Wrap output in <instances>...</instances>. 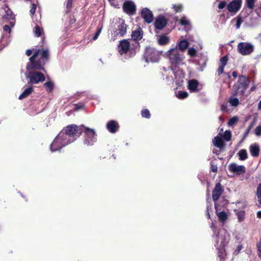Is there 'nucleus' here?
<instances>
[{
    "mask_svg": "<svg viewBox=\"0 0 261 261\" xmlns=\"http://www.w3.org/2000/svg\"><path fill=\"white\" fill-rule=\"evenodd\" d=\"M49 56L48 49L35 50L26 66L25 75L28 84H37L45 81V77L40 71H45L44 66L48 62Z\"/></svg>",
    "mask_w": 261,
    "mask_h": 261,
    "instance_id": "1",
    "label": "nucleus"
},
{
    "mask_svg": "<svg viewBox=\"0 0 261 261\" xmlns=\"http://www.w3.org/2000/svg\"><path fill=\"white\" fill-rule=\"evenodd\" d=\"M83 125L70 124L64 128L50 145L51 152L60 151L79 138L83 132Z\"/></svg>",
    "mask_w": 261,
    "mask_h": 261,
    "instance_id": "2",
    "label": "nucleus"
},
{
    "mask_svg": "<svg viewBox=\"0 0 261 261\" xmlns=\"http://www.w3.org/2000/svg\"><path fill=\"white\" fill-rule=\"evenodd\" d=\"M167 56L171 64V69L174 73V68L185 64V56L176 47L171 48L167 53Z\"/></svg>",
    "mask_w": 261,
    "mask_h": 261,
    "instance_id": "3",
    "label": "nucleus"
},
{
    "mask_svg": "<svg viewBox=\"0 0 261 261\" xmlns=\"http://www.w3.org/2000/svg\"><path fill=\"white\" fill-rule=\"evenodd\" d=\"M83 143L87 146H93L97 141V134L94 129L83 125Z\"/></svg>",
    "mask_w": 261,
    "mask_h": 261,
    "instance_id": "4",
    "label": "nucleus"
},
{
    "mask_svg": "<svg viewBox=\"0 0 261 261\" xmlns=\"http://www.w3.org/2000/svg\"><path fill=\"white\" fill-rule=\"evenodd\" d=\"M162 53L153 47H148L145 49L144 58L146 62H157L160 59Z\"/></svg>",
    "mask_w": 261,
    "mask_h": 261,
    "instance_id": "5",
    "label": "nucleus"
},
{
    "mask_svg": "<svg viewBox=\"0 0 261 261\" xmlns=\"http://www.w3.org/2000/svg\"><path fill=\"white\" fill-rule=\"evenodd\" d=\"M0 13L3 15L2 19L4 22L9 23L12 27H14L15 23V15L7 6L0 10Z\"/></svg>",
    "mask_w": 261,
    "mask_h": 261,
    "instance_id": "6",
    "label": "nucleus"
},
{
    "mask_svg": "<svg viewBox=\"0 0 261 261\" xmlns=\"http://www.w3.org/2000/svg\"><path fill=\"white\" fill-rule=\"evenodd\" d=\"M254 49V45L250 42H241L237 45L238 51L243 56L250 55Z\"/></svg>",
    "mask_w": 261,
    "mask_h": 261,
    "instance_id": "7",
    "label": "nucleus"
},
{
    "mask_svg": "<svg viewBox=\"0 0 261 261\" xmlns=\"http://www.w3.org/2000/svg\"><path fill=\"white\" fill-rule=\"evenodd\" d=\"M127 31V25L125 23L124 21L121 20L119 24L117 25V29L114 32L113 35H114L112 37L113 40H115L117 39V37H123L126 34Z\"/></svg>",
    "mask_w": 261,
    "mask_h": 261,
    "instance_id": "8",
    "label": "nucleus"
},
{
    "mask_svg": "<svg viewBox=\"0 0 261 261\" xmlns=\"http://www.w3.org/2000/svg\"><path fill=\"white\" fill-rule=\"evenodd\" d=\"M130 43L128 40L123 39L118 45V51L121 56H126L130 49Z\"/></svg>",
    "mask_w": 261,
    "mask_h": 261,
    "instance_id": "9",
    "label": "nucleus"
},
{
    "mask_svg": "<svg viewBox=\"0 0 261 261\" xmlns=\"http://www.w3.org/2000/svg\"><path fill=\"white\" fill-rule=\"evenodd\" d=\"M228 169L229 171L236 175H241L246 172V168L244 165H239L234 163L229 164Z\"/></svg>",
    "mask_w": 261,
    "mask_h": 261,
    "instance_id": "10",
    "label": "nucleus"
},
{
    "mask_svg": "<svg viewBox=\"0 0 261 261\" xmlns=\"http://www.w3.org/2000/svg\"><path fill=\"white\" fill-rule=\"evenodd\" d=\"M242 0H233L227 6L228 11L231 13H236L241 8Z\"/></svg>",
    "mask_w": 261,
    "mask_h": 261,
    "instance_id": "11",
    "label": "nucleus"
},
{
    "mask_svg": "<svg viewBox=\"0 0 261 261\" xmlns=\"http://www.w3.org/2000/svg\"><path fill=\"white\" fill-rule=\"evenodd\" d=\"M123 9L125 13L128 15H133L136 11V7L132 1L125 2L123 5Z\"/></svg>",
    "mask_w": 261,
    "mask_h": 261,
    "instance_id": "12",
    "label": "nucleus"
},
{
    "mask_svg": "<svg viewBox=\"0 0 261 261\" xmlns=\"http://www.w3.org/2000/svg\"><path fill=\"white\" fill-rule=\"evenodd\" d=\"M141 16L147 23L152 22L153 20L152 12L147 8H144L142 9Z\"/></svg>",
    "mask_w": 261,
    "mask_h": 261,
    "instance_id": "13",
    "label": "nucleus"
},
{
    "mask_svg": "<svg viewBox=\"0 0 261 261\" xmlns=\"http://www.w3.org/2000/svg\"><path fill=\"white\" fill-rule=\"evenodd\" d=\"M167 20L163 16H159L156 19L154 25L156 29L158 30H162L167 24Z\"/></svg>",
    "mask_w": 261,
    "mask_h": 261,
    "instance_id": "14",
    "label": "nucleus"
},
{
    "mask_svg": "<svg viewBox=\"0 0 261 261\" xmlns=\"http://www.w3.org/2000/svg\"><path fill=\"white\" fill-rule=\"evenodd\" d=\"M188 88L191 92H195L198 91V82L196 80H191L188 82Z\"/></svg>",
    "mask_w": 261,
    "mask_h": 261,
    "instance_id": "15",
    "label": "nucleus"
},
{
    "mask_svg": "<svg viewBox=\"0 0 261 261\" xmlns=\"http://www.w3.org/2000/svg\"><path fill=\"white\" fill-rule=\"evenodd\" d=\"M189 45V42L186 39H182L178 41L176 43V47L178 49L181 51H184L188 48Z\"/></svg>",
    "mask_w": 261,
    "mask_h": 261,
    "instance_id": "16",
    "label": "nucleus"
},
{
    "mask_svg": "<svg viewBox=\"0 0 261 261\" xmlns=\"http://www.w3.org/2000/svg\"><path fill=\"white\" fill-rule=\"evenodd\" d=\"M118 123L114 120H111L107 124V128L111 133H115L117 131Z\"/></svg>",
    "mask_w": 261,
    "mask_h": 261,
    "instance_id": "17",
    "label": "nucleus"
},
{
    "mask_svg": "<svg viewBox=\"0 0 261 261\" xmlns=\"http://www.w3.org/2000/svg\"><path fill=\"white\" fill-rule=\"evenodd\" d=\"M249 151L252 156L256 157L259 155V147L256 144H252L249 147Z\"/></svg>",
    "mask_w": 261,
    "mask_h": 261,
    "instance_id": "18",
    "label": "nucleus"
},
{
    "mask_svg": "<svg viewBox=\"0 0 261 261\" xmlns=\"http://www.w3.org/2000/svg\"><path fill=\"white\" fill-rule=\"evenodd\" d=\"M131 36L134 40H141L143 37V32L141 29L139 28L137 30L133 31Z\"/></svg>",
    "mask_w": 261,
    "mask_h": 261,
    "instance_id": "19",
    "label": "nucleus"
},
{
    "mask_svg": "<svg viewBox=\"0 0 261 261\" xmlns=\"http://www.w3.org/2000/svg\"><path fill=\"white\" fill-rule=\"evenodd\" d=\"M249 84V80L246 76L242 75L239 77L237 86L248 87Z\"/></svg>",
    "mask_w": 261,
    "mask_h": 261,
    "instance_id": "20",
    "label": "nucleus"
},
{
    "mask_svg": "<svg viewBox=\"0 0 261 261\" xmlns=\"http://www.w3.org/2000/svg\"><path fill=\"white\" fill-rule=\"evenodd\" d=\"M206 62L207 59L205 57H201L197 62V65L199 66L197 69L199 71H203L206 66Z\"/></svg>",
    "mask_w": 261,
    "mask_h": 261,
    "instance_id": "21",
    "label": "nucleus"
},
{
    "mask_svg": "<svg viewBox=\"0 0 261 261\" xmlns=\"http://www.w3.org/2000/svg\"><path fill=\"white\" fill-rule=\"evenodd\" d=\"M223 189L220 183L216 184L214 189L213 191L212 196H221L222 193Z\"/></svg>",
    "mask_w": 261,
    "mask_h": 261,
    "instance_id": "22",
    "label": "nucleus"
},
{
    "mask_svg": "<svg viewBox=\"0 0 261 261\" xmlns=\"http://www.w3.org/2000/svg\"><path fill=\"white\" fill-rule=\"evenodd\" d=\"M225 247H220L217 248L218 249V255L220 258V261H223L226 256V251Z\"/></svg>",
    "mask_w": 261,
    "mask_h": 261,
    "instance_id": "23",
    "label": "nucleus"
},
{
    "mask_svg": "<svg viewBox=\"0 0 261 261\" xmlns=\"http://www.w3.org/2000/svg\"><path fill=\"white\" fill-rule=\"evenodd\" d=\"M33 88L32 86H30L25 89L23 92L19 95V99H22L28 95H29L33 91Z\"/></svg>",
    "mask_w": 261,
    "mask_h": 261,
    "instance_id": "24",
    "label": "nucleus"
},
{
    "mask_svg": "<svg viewBox=\"0 0 261 261\" xmlns=\"http://www.w3.org/2000/svg\"><path fill=\"white\" fill-rule=\"evenodd\" d=\"M213 142L214 145L218 148H222L224 145V143L221 138L218 136L214 138L213 140Z\"/></svg>",
    "mask_w": 261,
    "mask_h": 261,
    "instance_id": "25",
    "label": "nucleus"
},
{
    "mask_svg": "<svg viewBox=\"0 0 261 261\" xmlns=\"http://www.w3.org/2000/svg\"><path fill=\"white\" fill-rule=\"evenodd\" d=\"M240 161H245L248 158L247 151L245 149H241L237 153Z\"/></svg>",
    "mask_w": 261,
    "mask_h": 261,
    "instance_id": "26",
    "label": "nucleus"
},
{
    "mask_svg": "<svg viewBox=\"0 0 261 261\" xmlns=\"http://www.w3.org/2000/svg\"><path fill=\"white\" fill-rule=\"evenodd\" d=\"M43 87L45 88L48 93H50L54 89V84L53 82L49 81L43 84Z\"/></svg>",
    "mask_w": 261,
    "mask_h": 261,
    "instance_id": "27",
    "label": "nucleus"
},
{
    "mask_svg": "<svg viewBox=\"0 0 261 261\" xmlns=\"http://www.w3.org/2000/svg\"><path fill=\"white\" fill-rule=\"evenodd\" d=\"M247 88L248 87L237 86V89L233 95L236 96L240 94L241 96H244Z\"/></svg>",
    "mask_w": 261,
    "mask_h": 261,
    "instance_id": "28",
    "label": "nucleus"
},
{
    "mask_svg": "<svg viewBox=\"0 0 261 261\" xmlns=\"http://www.w3.org/2000/svg\"><path fill=\"white\" fill-rule=\"evenodd\" d=\"M217 245L218 244L219 241H220V247H225L226 245V239L225 236L222 235H217Z\"/></svg>",
    "mask_w": 261,
    "mask_h": 261,
    "instance_id": "29",
    "label": "nucleus"
},
{
    "mask_svg": "<svg viewBox=\"0 0 261 261\" xmlns=\"http://www.w3.org/2000/svg\"><path fill=\"white\" fill-rule=\"evenodd\" d=\"M169 41V38L165 35L159 37L158 42L160 45L166 44Z\"/></svg>",
    "mask_w": 261,
    "mask_h": 261,
    "instance_id": "30",
    "label": "nucleus"
},
{
    "mask_svg": "<svg viewBox=\"0 0 261 261\" xmlns=\"http://www.w3.org/2000/svg\"><path fill=\"white\" fill-rule=\"evenodd\" d=\"M239 222H242L244 220L245 216V212L241 210L236 213Z\"/></svg>",
    "mask_w": 261,
    "mask_h": 261,
    "instance_id": "31",
    "label": "nucleus"
},
{
    "mask_svg": "<svg viewBox=\"0 0 261 261\" xmlns=\"http://www.w3.org/2000/svg\"><path fill=\"white\" fill-rule=\"evenodd\" d=\"M219 220L221 222H224L227 218V214L224 212H221L217 214Z\"/></svg>",
    "mask_w": 261,
    "mask_h": 261,
    "instance_id": "32",
    "label": "nucleus"
},
{
    "mask_svg": "<svg viewBox=\"0 0 261 261\" xmlns=\"http://www.w3.org/2000/svg\"><path fill=\"white\" fill-rule=\"evenodd\" d=\"M255 0H246L245 5L250 10H252L254 7V3Z\"/></svg>",
    "mask_w": 261,
    "mask_h": 261,
    "instance_id": "33",
    "label": "nucleus"
},
{
    "mask_svg": "<svg viewBox=\"0 0 261 261\" xmlns=\"http://www.w3.org/2000/svg\"><path fill=\"white\" fill-rule=\"evenodd\" d=\"M179 23L184 26L187 27L190 25V22L186 17H182L179 20Z\"/></svg>",
    "mask_w": 261,
    "mask_h": 261,
    "instance_id": "34",
    "label": "nucleus"
},
{
    "mask_svg": "<svg viewBox=\"0 0 261 261\" xmlns=\"http://www.w3.org/2000/svg\"><path fill=\"white\" fill-rule=\"evenodd\" d=\"M229 102L231 106L237 107L239 104V100L237 98H230Z\"/></svg>",
    "mask_w": 261,
    "mask_h": 261,
    "instance_id": "35",
    "label": "nucleus"
},
{
    "mask_svg": "<svg viewBox=\"0 0 261 261\" xmlns=\"http://www.w3.org/2000/svg\"><path fill=\"white\" fill-rule=\"evenodd\" d=\"M34 32L36 37H40L43 32V30L39 27L37 26L34 28Z\"/></svg>",
    "mask_w": 261,
    "mask_h": 261,
    "instance_id": "36",
    "label": "nucleus"
},
{
    "mask_svg": "<svg viewBox=\"0 0 261 261\" xmlns=\"http://www.w3.org/2000/svg\"><path fill=\"white\" fill-rule=\"evenodd\" d=\"M197 53V51L196 49L193 47H190L188 49V54L191 57H195Z\"/></svg>",
    "mask_w": 261,
    "mask_h": 261,
    "instance_id": "37",
    "label": "nucleus"
},
{
    "mask_svg": "<svg viewBox=\"0 0 261 261\" xmlns=\"http://www.w3.org/2000/svg\"><path fill=\"white\" fill-rule=\"evenodd\" d=\"M188 96V93L186 91H179L177 95L179 99H182L186 98Z\"/></svg>",
    "mask_w": 261,
    "mask_h": 261,
    "instance_id": "38",
    "label": "nucleus"
},
{
    "mask_svg": "<svg viewBox=\"0 0 261 261\" xmlns=\"http://www.w3.org/2000/svg\"><path fill=\"white\" fill-rule=\"evenodd\" d=\"M141 115L143 117L145 118H149L150 117L149 111L147 109L143 110L141 111Z\"/></svg>",
    "mask_w": 261,
    "mask_h": 261,
    "instance_id": "39",
    "label": "nucleus"
},
{
    "mask_svg": "<svg viewBox=\"0 0 261 261\" xmlns=\"http://www.w3.org/2000/svg\"><path fill=\"white\" fill-rule=\"evenodd\" d=\"M257 255L261 258V239L256 243Z\"/></svg>",
    "mask_w": 261,
    "mask_h": 261,
    "instance_id": "40",
    "label": "nucleus"
},
{
    "mask_svg": "<svg viewBox=\"0 0 261 261\" xmlns=\"http://www.w3.org/2000/svg\"><path fill=\"white\" fill-rule=\"evenodd\" d=\"M223 137H224V139L226 141H230L231 139V132L228 130H226L224 133Z\"/></svg>",
    "mask_w": 261,
    "mask_h": 261,
    "instance_id": "41",
    "label": "nucleus"
},
{
    "mask_svg": "<svg viewBox=\"0 0 261 261\" xmlns=\"http://www.w3.org/2000/svg\"><path fill=\"white\" fill-rule=\"evenodd\" d=\"M228 58L227 56H224L222 57L220 60L219 65L225 66L227 63Z\"/></svg>",
    "mask_w": 261,
    "mask_h": 261,
    "instance_id": "42",
    "label": "nucleus"
},
{
    "mask_svg": "<svg viewBox=\"0 0 261 261\" xmlns=\"http://www.w3.org/2000/svg\"><path fill=\"white\" fill-rule=\"evenodd\" d=\"M238 121V118L237 117H233L231 118H230L228 122V125L229 126H232L234 124H236Z\"/></svg>",
    "mask_w": 261,
    "mask_h": 261,
    "instance_id": "43",
    "label": "nucleus"
},
{
    "mask_svg": "<svg viewBox=\"0 0 261 261\" xmlns=\"http://www.w3.org/2000/svg\"><path fill=\"white\" fill-rule=\"evenodd\" d=\"M243 22V19L241 16H238L236 18V28L237 29L240 28V26Z\"/></svg>",
    "mask_w": 261,
    "mask_h": 261,
    "instance_id": "44",
    "label": "nucleus"
},
{
    "mask_svg": "<svg viewBox=\"0 0 261 261\" xmlns=\"http://www.w3.org/2000/svg\"><path fill=\"white\" fill-rule=\"evenodd\" d=\"M102 30V26L98 28L96 32L95 33V34L93 38V40L95 41L98 38L99 35H100V34Z\"/></svg>",
    "mask_w": 261,
    "mask_h": 261,
    "instance_id": "45",
    "label": "nucleus"
},
{
    "mask_svg": "<svg viewBox=\"0 0 261 261\" xmlns=\"http://www.w3.org/2000/svg\"><path fill=\"white\" fill-rule=\"evenodd\" d=\"M254 134L256 136H261V125H259L256 127Z\"/></svg>",
    "mask_w": 261,
    "mask_h": 261,
    "instance_id": "46",
    "label": "nucleus"
},
{
    "mask_svg": "<svg viewBox=\"0 0 261 261\" xmlns=\"http://www.w3.org/2000/svg\"><path fill=\"white\" fill-rule=\"evenodd\" d=\"M173 8L176 12H180L182 10V6L180 5H173Z\"/></svg>",
    "mask_w": 261,
    "mask_h": 261,
    "instance_id": "47",
    "label": "nucleus"
},
{
    "mask_svg": "<svg viewBox=\"0 0 261 261\" xmlns=\"http://www.w3.org/2000/svg\"><path fill=\"white\" fill-rule=\"evenodd\" d=\"M36 9V6L35 4L32 3L31 4V8L30 10V13L31 15H33L35 13Z\"/></svg>",
    "mask_w": 261,
    "mask_h": 261,
    "instance_id": "48",
    "label": "nucleus"
},
{
    "mask_svg": "<svg viewBox=\"0 0 261 261\" xmlns=\"http://www.w3.org/2000/svg\"><path fill=\"white\" fill-rule=\"evenodd\" d=\"M226 3L225 1L221 2L218 5V8L220 9H223L225 7Z\"/></svg>",
    "mask_w": 261,
    "mask_h": 261,
    "instance_id": "49",
    "label": "nucleus"
},
{
    "mask_svg": "<svg viewBox=\"0 0 261 261\" xmlns=\"http://www.w3.org/2000/svg\"><path fill=\"white\" fill-rule=\"evenodd\" d=\"M3 30L5 32H8V33H10L11 31L10 27L8 24H6L4 26Z\"/></svg>",
    "mask_w": 261,
    "mask_h": 261,
    "instance_id": "50",
    "label": "nucleus"
},
{
    "mask_svg": "<svg viewBox=\"0 0 261 261\" xmlns=\"http://www.w3.org/2000/svg\"><path fill=\"white\" fill-rule=\"evenodd\" d=\"M224 67H225L223 66H221V65L219 66V68L217 70V72H218V75H220L223 72Z\"/></svg>",
    "mask_w": 261,
    "mask_h": 261,
    "instance_id": "51",
    "label": "nucleus"
},
{
    "mask_svg": "<svg viewBox=\"0 0 261 261\" xmlns=\"http://www.w3.org/2000/svg\"><path fill=\"white\" fill-rule=\"evenodd\" d=\"M228 105L227 103H224L221 106V110L223 112H227L228 111Z\"/></svg>",
    "mask_w": 261,
    "mask_h": 261,
    "instance_id": "52",
    "label": "nucleus"
},
{
    "mask_svg": "<svg viewBox=\"0 0 261 261\" xmlns=\"http://www.w3.org/2000/svg\"><path fill=\"white\" fill-rule=\"evenodd\" d=\"M256 195L261 196V182L258 185L257 188Z\"/></svg>",
    "mask_w": 261,
    "mask_h": 261,
    "instance_id": "53",
    "label": "nucleus"
},
{
    "mask_svg": "<svg viewBox=\"0 0 261 261\" xmlns=\"http://www.w3.org/2000/svg\"><path fill=\"white\" fill-rule=\"evenodd\" d=\"M84 106L82 104L79 103L75 105V110H79L83 109Z\"/></svg>",
    "mask_w": 261,
    "mask_h": 261,
    "instance_id": "54",
    "label": "nucleus"
},
{
    "mask_svg": "<svg viewBox=\"0 0 261 261\" xmlns=\"http://www.w3.org/2000/svg\"><path fill=\"white\" fill-rule=\"evenodd\" d=\"M243 248V246L242 245H239L236 250H235V252H236L237 253H238Z\"/></svg>",
    "mask_w": 261,
    "mask_h": 261,
    "instance_id": "55",
    "label": "nucleus"
},
{
    "mask_svg": "<svg viewBox=\"0 0 261 261\" xmlns=\"http://www.w3.org/2000/svg\"><path fill=\"white\" fill-rule=\"evenodd\" d=\"M186 39L189 42H193L194 41V39H193V37L189 35V36H187L186 37Z\"/></svg>",
    "mask_w": 261,
    "mask_h": 261,
    "instance_id": "56",
    "label": "nucleus"
},
{
    "mask_svg": "<svg viewBox=\"0 0 261 261\" xmlns=\"http://www.w3.org/2000/svg\"><path fill=\"white\" fill-rule=\"evenodd\" d=\"M211 169L214 172H216L217 171V167L216 165H212L211 166Z\"/></svg>",
    "mask_w": 261,
    "mask_h": 261,
    "instance_id": "57",
    "label": "nucleus"
},
{
    "mask_svg": "<svg viewBox=\"0 0 261 261\" xmlns=\"http://www.w3.org/2000/svg\"><path fill=\"white\" fill-rule=\"evenodd\" d=\"M72 0H68L67 3V7L69 8L71 7L72 5Z\"/></svg>",
    "mask_w": 261,
    "mask_h": 261,
    "instance_id": "58",
    "label": "nucleus"
},
{
    "mask_svg": "<svg viewBox=\"0 0 261 261\" xmlns=\"http://www.w3.org/2000/svg\"><path fill=\"white\" fill-rule=\"evenodd\" d=\"M32 53V50H31V49H28L26 50V52H25V54L28 56H31Z\"/></svg>",
    "mask_w": 261,
    "mask_h": 261,
    "instance_id": "59",
    "label": "nucleus"
},
{
    "mask_svg": "<svg viewBox=\"0 0 261 261\" xmlns=\"http://www.w3.org/2000/svg\"><path fill=\"white\" fill-rule=\"evenodd\" d=\"M252 127V125H250L249 126V127L246 130L245 133V137L247 136L248 135V134H249L250 130V129Z\"/></svg>",
    "mask_w": 261,
    "mask_h": 261,
    "instance_id": "60",
    "label": "nucleus"
},
{
    "mask_svg": "<svg viewBox=\"0 0 261 261\" xmlns=\"http://www.w3.org/2000/svg\"><path fill=\"white\" fill-rule=\"evenodd\" d=\"M211 228L213 230L214 233H216V227L213 223H212Z\"/></svg>",
    "mask_w": 261,
    "mask_h": 261,
    "instance_id": "61",
    "label": "nucleus"
},
{
    "mask_svg": "<svg viewBox=\"0 0 261 261\" xmlns=\"http://www.w3.org/2000/svg\"><path fill=\"white\" fill-rule=\"evenodd\" d=\"M257 218L261 219V211H258L257 213Z\"/></svg>",
    "mask_w": 261,
    "mask_h": 261,
    "instance_id": "62",
    "label": "nucleus"
},
{
    "mask_svg": "<svg viewBox=\"0 0 261 261\" xmlns=\"http://www.w3.org/2000/svg\"><path fill=\"white\" fill-rule=\"evenodd\" d=\"M237 75H238V73L237 72V71H233L232 72V76L234 77H237Z\"/></svg>",
    "mask_w": 261,
    "mask_h": 261,
    "instance_id": "63",
    "label": "nucleus"
},
{
    "mask_svg": "<svg viewBox=\"0 0 261 261\" xmlns=\"http://www.w3.org/2000/svg\"><path fill=\"white\" fill-rule=\"evenodd\" d=\"M258 201L259 205L261 206V197H258Z\"/></svg>",
    "mask_w": 261,
    "mask_h": 261,
    "instance_id": "64",
    "label": "nucleus"
}]
</instances>
